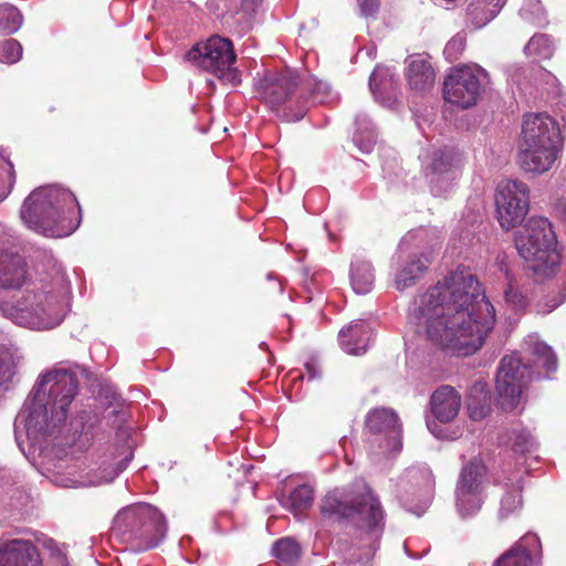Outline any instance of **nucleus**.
<instances>
[{
    "label": "nucleus",
    "mask_w": 566,
    "mask_h": 566,
    "mask_svg": "<svg viewBox=\"0 0 566 566\" xmlns=\"http://www.w3.org/2000/svg\"><path fill=\"white\" fill-rule=\"evenodd\" d=\"M123 458L105 460L102 462L96 472H91V476L96 481V485L114 481L128 465L133 459V451L125 450Z\"/></svg>",
    "instance_id": "32"
},
{
    "label": "nucleus",
    "mask_w": 566,
    "mask_h": 566,
    "mask_svg": "<svg viewBox=\"0 0 566 566\" xmlns=\"http://www.w3.org/2000/svg\"><path fill=\"white\" fill-rule=\"evenodd\" d=\"M262 0H224L227 13L239 23H250Z\"/></svg>",
    "instance_id": "37"
},
{
    "label": "nucleus",
    "mask_w": 566,
    "mask_h": 566,
    "mask_svg": "<svg viewBox=\"0 0 566 566\" xmlns=\"http://www.w3.org/2000/svg\"><path fill=\"white\" fill-rule=\"evenodd\" d=\"M409 318L432 344L463 356L483 346L496 321L494 306L465 270L450 273L418 295Z\"/></svg>",
    "instance_id": "1"
},
{
    "label": "nucleus",
    "mask_w": 566,
    "mask_h": 566,
    "mask_svg": "<svg viewBox=\"0 0 566 566\" xmlns=\"http://www.w3.org/2000/svg\"><path fill=\"white\" fill-rule=\"evenodd\" d=\"M23 22L20 11L11 4L0 6V34L17 32Z\"/></svg>",
    "instance_id": "40"
},
{
    "label": "nucleus",
    "mask_w": 566,
    "mask_h": 566,
    "mask_svg": "<svg viewBox=\"0 0 566 566\" xmlns=\"http://www.w3.org/2000/svg\"><path fill=\"white\" fill-rule=\"evenodd\" d=\"M521 18L536 27H545L548 23L547 14L541 0H526L520 9Z\"/></svg>",
    "instance_id": "41"
},
{
    "label": "nucleus",
    "mask_w": 566,
    "mask_h": 566,
    "mask_svg": "<svg viewBox=\"0 0 566 566\" xmlns=\"http://www.w3.org/2000/svg\"><path fill=\"white\" fill-rule=\"evenodd\" d=\"M522 488L516 484L507 486L500 501L497 517L500 521L516 516L523 509Z\"/></svg>",
    "instance_id": "33"
},
{
    "label": "nucleus",
    "mask_w": 566,
    "mask_h": 566,
    "mask_svg": "<svg viewBox=\"0 0 566 566\" xmlns=\"http://www.w3.org/2000/svg\"><path fill=\"white\" fill-rule=\"evenodd\" d=\"M409 237H410V238H412V237H413V234H412L411 232H409V233H408V235L403 238V240H402V242H401V245H400V247H402L403 244H406V242L408 241V238H409Z\"/></svg>",
    "instance_id": "51"
},
{
    "label": "nucleus",
    "mask_w": 566,
    "mask_h": 566,
    "mask_svg": "<svg viewBox=\"0 0 566 566\" xmlns=\"http://www.w3.org/2000/svg\"><path fill=\"white\" fill-rule=\"evenodd\" d=\"M0 566H43V560L32 541L1 537Z\"/></svg>",
    "instance_id": "18"
},
{
    "label": "nucleus",
    "mask_w": 566,
    "mask_h": 566,
    "mask_svg": "<svg viewBox=\"0 0 566 566\" xmlns=\"http://www.w3.org/2000/svg\"><path fill=\"white\" fill-rule=\"evenodd\" d=\"M367 429L375 434H384L386 452H398L402 447L401 424L398 415L389 408H375L366 417Z\"/></svg>",
    "instance_id": "17"
},
{
    "label": "nucleus",
    "mask_w": 566,
    "mask_h": 566,
    "mask_svg": "<svg viewBox=\"0 0 566 566\" xmlns=\"http://www.w3.org/2000/svg\"><path fill=\"white\" fill-rule=\"evenodd\" d=\"M395 495L400 505L418 516L429 507L434 492V478L429 467L418 464L407 468L395 484Z\"/></svg>",
    "instance_id": "11"
},
{
    "label": "nucleus",
    "mask_w": 566,
    "mask_h": 566,
    "mask_svg": "<svg viewBox=\"0 0 566 566\" xmlns=\"http://www.w3.org/2000/svg\"><path fill=\"white\" fill-rule=\"evenodd\" d=\"M32 390L38 400L43 399L53 410L55 423L65 422L69 407L78 391V381L71 370L52 369L40 375Z\"/></svg>",
    "instance_id": "9"
},
{
    "label": "nucleus",
    "mask_w": 566,
    "mask_h": 566,
    "mask_svg": "<svg viewBox=\"0 0 566 566\" xmlns=\"http://www.w3.org/2000/svg\"><path fill=\"white\" fill-rule=\"evenodd\" d=\"M530 190L526 184L505 180L499 184L495 195L497 219L501 227L510 230L521 224L528 212Z\"/></svg>",
    "instance_id": "16"
},
{
    "label": "nucleus",
    "mask_w": 566,
    "mask_h": 566,
    "mask_svg": "<svg viewBox=\"0 0 566 566\" xmlns=\"http://www.w3.org/2000/svg\"><path fill=\"white\" fill-rule=\"evenodd\" d=\"M565 300H566V294L563 297H560L558 301H556L553 305L548 306L547 308L539 310L538 312H541L542 314H548L554 308L559 306Z\"/></svg>",
    "instance_id": "50"
},
{
    "label": "nucleus",
    "mask_w": 566,
    "mask_h": 566,
    "mask_svg": "<svg viewBox=\"0 0 566 566\" xmlns=\"http://www.w3.org/2000/svg\"><path fill=\"white\" fill-rule=\"evenodd\" d=\"M530 354L532 356V364L539 375L543 369L547 375L556 371L557 357L552 347L541 340L530 339Z\"/></svg>",
    "instance_id": "30"
},
{
    "label": "nucleus",
    "mask_w": 566,
    "mask_h": 566,
    "mask_svg": "<svg viewBox=\"0 0 566 566\" xmlns=\"http://www.w3.org/2000/svg\"><path fill=\"white\" fill-rule=\"evenodd\" d=\"M512 450L515 453L525 454L536 449V440L530 431L524 429H513L509 436Z\"/></svg>",
    "instance_id": "42"
},
{
    "label": "nucleus",
    "mask_w": 566,
    "mask_h": 566,
    "mask_svg": "<svg viewBox=\"0 0 566 566\" xmlns=\"http://www.w3.org/2000/svg\"><path fill=\"white\" fill-rule=\"evenodd\" d=\"M64 422L53 421V410L43 400H38L32 390L14 420L15 440L20 444L21 432L33 442L52 436Z\"/></svg>",
    "instance_id": "12"
},
{
    "label": "nucleus",
    "mask_w": 566,
    "mask_h": 566,
    "mask_svg": "<svg viewBox=\"0 0 566 566\" xmlns=\"http://www.w3.org/2000/svg\"><path fill=\"white\" fill-rule=\"evenodd\" d=\"M524 54L533 60H547L554 54V43L548 34H534L524 46Z\"/></svg>",
    "instance_id": "35"
},
{
    "label": "nucleus",
    "mask_w": 566,
    "mask_h": 566,
    "mask_svg": "<svg viewBox=\"0 0 566 566\" xmlns=\"http://www.w3.org/2000/svg\"><path fill=\"white\" fill-rule=\"evenodd\" d=\"M27 264L17 253L0 249V287L20 289L25 282Z\"/></svg>",
    "instance_id": "23"
},
{
    "label": "nucleus",
    "mask_w": 566,
    "mask_h": 566,
    "mask_svg": "<svg viewBox=\"0 0 566 566\" xmlns=\"http://www.w3.org/2000/svg\"><path fill=\"white\" fill-rule=\"evenodd\" d=\"M314 500L313 489L307 484H302L295 488L289 497L283 502V505L295 514L308 509Z\"/></svg>",
    "instance_id": "39"
},
{
    "label": "nucleus",
    "mask_w": 566,
    "mask_h": 566,
    "mask_svg": "<svg viewBox=\"0 0 566 566\" xmlns=\"http://www.w3.org/2000/svg\"><path fill=\"white\" fill-rule=\"evenodd\" d=\"M192 65L212 73L219 80L233 86L240 84L241 75L234 66L237 55L230 40L212 35L193 45L186 54Z\"/></svg>",
    "instance_id": "8"
},
{
    "label": "nucleus",
    "mask_w": 566,
    "mask_h": 566,
    "mask_svg": "<svg viewBox=\"0 0 566 566\" xmlns=\"http://www.w3.org/2000/svg\"><path fill=\"white\" fill-rule=\"evenodd\" d=\"M504 297L506 303L514 310H522L527 304L526 297L518 289L514 287L512 284H509L507 289L505 290Z\"/></svg>",
    "instance_id": "47"
},
{
    "label": "nucleus",
    "mask_w": 566,
    "mask_h": 566,
    "mask_svg": "<svg viewBox=\"0 0 566 566\" xmlns=\"http://www.w3.org/2000/svg\"><path fill=\"white\" fill-rule=\"evenodd\" d=\"M467 39L462 33H457L448 41L443 54L449 62L459 60L465 49Z\"/></svg>",
    "instance_id": "46"
},
{
    "label": "nucleus",
    "mask_w": 566,
    "mask_h": 566,
    "mask_svg": "<svg viewBox=\"0 0 566 566\" xmlns=\"http://www.w3.org/2000/svg\"><path fill=\"white\" fill-rule=\"evenodd\" d=\"M59 471L53 473L52 481L63 488H87L96 485V481L91 476V472L84 473L81 465L74 463L60 465Z\"/></svg>",
    "instance_id": "28"
},
{
    "label": "nucleus",
    "mask_w": 566,
    "mask_h": 566,
    "mask_svg": "<svg viewBox=\"0 0 566 566\" xmlns=\"http://www.w3.org/2000/svg\"><path fill=\"white\" fill-rule=\"evenodd\" d=\"M467 403L472 420L480 421L484 419L492 408V398L488 385L482 381L475 382L470 389Z\"/></svg>",
    "instance_id": "27"
},
{
    "label": "nucleus",
    "mask_w": 566,
    "mask_h": 566,
    "mask_svg": "<svg viewBox=\"0 0 566 566\" xmlns=\"http://www.w3.org/2000/svg\"><path fill=\"white\" fill-rule=\"evenodd\" d=\"M457 177L458 172L452 156L444 151H436L427 171L432 195L436 197L443 196L451 189Z\"/></svg>",
    "instance_id": "20"
},
{
    "label": "nucleus",
    "mask_w": 566,
    "mask_h": 566,
    "mask_svg": "<svg viewBox=\"0 0 566 566\" xmlns=\"http://www.w3.org/2000/svg\"><path fill=\"white\" fill-rule=\"evenodd\" d=\"M427 426H428L429 430H430L431 432H433V433H434V430H433V428H432V423H431V422H428V423H427Z\"/></svg>",
    "instance_id": "52"
},
{
    "label": "nucleus",
    "mask_w": 566,
    "mask_h": 566,
    "mask_svg": "<svg viewBox=\"0 0 566 566\" xmlns=\"http://www.w3.org/2000/svg\"><path fill=\"white\" fill-rule=\"evenodd\" d=\"M69 310L67 289L25 291L15 304L0 302V312L17 325L36 331L59 326Z\"/></svg>",
    "instance_id": "5"
},
{
    "label": "nucleus",
    "mask_w": 566,
    "mask_h": 566,
    "mask_svg": "<svg viewBox=\"0 0 566 566\" xmlns=\"http://www.w3.org/2000/svg\"><path fill=\"white\" fill-rule=\"evenodd\" d=\"M22 56V45L14 39L0 42V62L13 64Z\"/></svg>",
    "instance_id": "45"
},
{
    "label": "nucleus",
    "mask_w": 566,
    "mask_h": 566,
    "mask_svg": "<svg viewBox=\"0 0 566 566\" xmlns=\"http://www.w3.org/2000/svg\"><path fill=\"white\" fill-rule=\"evenodd\" d=\"M254 86L261 97L272 107L285 106L284 116L292 120L290 115L295 111L296 90L298 91V75L292 70L281 72L266 71L254 78Z\"/></svg>",
    "instance_id": "14"
},
{
    "label": "nucleus",
    "mask_w": 566,
    "mask_h": 566,
    "mask_svg": "<svg viewBox=\"0 0 566 566\" xmlns=\"http://www.w3.org/2000/svg\"><path fill=\"white\" fill-rule=\"evenodd\" d=\"M167 534L164 514L155 506L139 502L123 507L115 515L112 536L134 552L158 546Z\"/></svg>",
    "instance_id": "6"
},
{
    "label": "nucleus",
    "mask_w": 566,
    "mask_h": 566,
    "mask_svg": "<svg viewBox=\"0 0 566 566\" xmlns=\"http://www.w3.org/2000/svg\"><path fill=\"white\" fill-rule=\"evenodd\" d=\"M406 76L409 86L418 92H426L434 84L436 74L431 64L421 55H412L407 61Z\"/></svg>",
    "instance_id": "26"
},
{
    "label": "nucleus",
    "mask_w": 566,
    "mask_h": 566,
    "mask_svg": "<svg viewBox=\"0 0 566 566\" xmlns=\"http://www.w3.org/2000/svg\"><path fill=\"white\" fill-rule=\"evenodd\" d=\"M20 217L29 229L51 238L72 234L82 219L75 195L56 185L33 190L24 199Z\"/></svg>",
    "instance_id": "3"
},
{
    "label": "nucleus",
    "mask_w": 566,
    "mask_h": 566,
    "mask_svg": "<svg viewBox=\"0 0 566 566\" xmlns=\"http://www.w3.org/2000/svg\"><path fill=\"white\" fill-rule=\"evenodd\" d=\"M20 358L17 347L0 345V386L12 380Z\"/></svg>",
    "instance_id": "36"
},
{
    "label": "nucleus",
    "mask_w": 566,
    "mask_h": 566,
    "mask_svg": "<svg viewBox=\"0 0 566 566\" xmlns=\"http://www.w3.org/2000/svg\"><path fill=\"white\" fill-rule=\"evenodd\" d=\"M460 407L461 396L451 386H441L431 395L430 409L440 422L452 421L458 416Z\"/></svg>",
    "instance_id": "22"
},
{
    "label": "nucleus",
    "mask_w": 566,
    "mask_h": 566,
    "mask_svg": "<svg viewBox=\"0 0 566 566\" xmlns=\"http://www.w3.org/2000/svg\"><path fill=\"white\" fill-rule=\"evenodd\" d=\"M357 126L353 136L355 145L363 153H370L376 144L377 134L373 127L371 122L365 114H358L355 119Z\"/></svg>",
    "instance_id": "34"
},
{
    "label": "nucleus",
    "mask_w": 566,
    "mask_h": 566,
    "mask_svg": "<svg viewBox=\"0 0 566 566\" xmlns=\"http://www.w3.org/2000/svg\"><path fill=\"white\" fill-rule=\"evenodd\" d=\"M564 138L558 123L545 113L527 114L522 125L518 163L533 174L548 171L558 158Z\"/></svg>",
    "instance_id": "4"
},
{
    "label": "nucleus",
    "mask_w": 566,
    "mask_h": 566,
    "mask_svg": "<svg viewBox=\"0 0 566 566\" xmlns=\"http://www.w3.org/2000/svg\"><path fill=\"white\" fill-rule=\"evenodd\" d=\"M321 513L328 518H356L357 522L355 536L345 549L344 562L334 566H370L384 533L385 512L368 484L356 480L348 489L327 493L322 500Z\"/></svg>",
    "instance_id": "2"
},
{
    "label": "nucleus",
    "mask_w": 566,
    "mask_h": 566,
    "mask_svg": "<svg viewBox=\"0 0 566 566\" xmlns=\"http://www.w3.org/2000/svg\"><path fill=\"white\" fill-rule=\"evenodd\" d=\"M534 370L523 364L517 356L501 359L495 377L499 403L505 410H513L521 400L523 389L532 380Z\"/></svg>",
    "instance_id": "13"
},
{
    "label": "nucleus",
    "mask_w": 566,
    "mask_h": 566,
    "mask_svg": "<svg viewBox=\"0 0 566 566\" xmlns=\"http://www.w3.org/2000/svg\"><path fill=\"white\" fill-rule=\"evenodd\" d=\"M488 72L476 64H460L449 70L443 82V98L447 103L470 108L474 106L486 83Z\"/></svg>",
    "instance_id": "10"
},
{
    "label": "nucleus",
    "mask_w": 566,
    "mask_h": 566,
    "mask_svg": "<svg viewBox=\"0 0 566 566\" xmlns=\"http://www.w3.org/2000/svg\"><path fill=\"white\" fill-rule=\"evenodd\" d=\"M371 331L364 321H353L338 334L340 347L350 355H361L367 350Z\"/></svg>",
    "instance_id": "24"
},
{
    "label": "nucleus",
    "mask_w": 566,
    "mask_h": 566,
    "mask_svg": "<svg viewBox=\"0 0 566 566\" xmlns=\"http://www.w3.org/2000/svg\"><path fill=\"white\" fill-rule=\"evenodd\" d=\"M272 554L281 564L293 566L300 559L301 548L295 541L284 537L274 543Z\"/></svg>",
    "instance_id": "38"
},
{
    "label": "nucleus",
    "mask_w": 566,
    "mask_h": 566,
    "mask_svg": "<svg viewBox=\"0 0 566 566\" xmlns=\"http://www.w3.org/2000/svg\"><path fill=\"white\" fill-rule=\"evenodd\" d=\"M515 245L527 268L538 279L554 274L559 264L557 240L552 223L544 217H532L515 234Z\"/></svg>",
    "instance_id": "7"
},
{
    "label": "nucleus",
    "mask_w": 566,
    "mask_h": 566,
    "mask_svg": "<svg viewBox=\"0 0 566 566\" xmlns=\"http://www.w3.org/2000/svg\"><path fill=\"white\" fill-rule=\"evenodd\" d=\"M506 0H471L468 4V15L476 28H481L494 19Z\"/></svg>",
    "instance_id": "29"
},
{
    "label": "nucleus",
    "mask_w": 566,
    "mask_h": 566,
    "mask_svg": "<svg viewBox=\"0 0 566 566\" xmlns=\"http://www.w3.org/2000/svg\"><path fill=\"white\" fill-rule=\"evenodd\" d=\"M305 369H306L307 377L310 380L316 378L319 375V373L316 370L315 366L311 363H307L305 365Z\"/></svg>",
    "instance_id": "49"
},
{
    "label": "nucleus",
    "mask_w": 566,
    "mask_h": 566,
    "mask_svg": "<svg viewBox=\"0 0 566 566\" xmlns=\"http://www.w3.org/2000/svg\"><path fill=\"white\" fill-rule=\"evenodd\" d=\"M392 86V75L389 69L377 66L369 77V87L375 96L388 91Z\"/></svg>",
    "instance_id": "44"
},
{
    "label": "nucleus",
    "mask_w": 566,
    "mask_h": 566,
    "mask_svg": "<svg viewBox=\"0 0 566 566\" xmlns=\"http://www.w3.org/2000/svg\"><path fill=\"white\" fill-rule=\"evenodd\" d=\"M430 262V256L424 253H412L408 255V258L401 262L396 273V289L403 291L416 284V282L424 275Z\"/></svg>",
    "instance_id": "25"
},
{
    "label": "nucleus",
    "mask_w": 566,
    "mask_h": 566,
    "mask_svg": "<svg viewBox=\"0 0 566 566\" xmlns=\"http://www.w3.org/2000/svg\"><path fill=\"white\" fill-rule=\"evenodd\" d=\"M360 14L364 17L374 15L379 9V0H357Z\"/></svg>",
    "instance_id": "48"
},
{
    "label": "nucleus",
    "mask_w": 566,
    "mask_h": 566,
    "mask_svg": "<svg viewBox=\"0 0 566 566\" xmlns=\"http://www.w3.org/2000/svg\"><path fill=\"white\" fill-rule=\"evenodd\" d=\"M15 182L13 164L0 155V202L11 192Z\"/></svg>",
    "instance_id": "43"
},
{
    "label": "nucleus",
    "mask_w": 566,
    "mask_h": 566,
    "mask_svg": "<svg viewBox=\"0 0 566 566\" xmlns=\"http://www.w3.org/2000/svg\"><path fill=\"white\" fill-rule=\"evenodd\" d=\"M375 274L371 264L365 260H355L350 266V283L357 294H367L371 291Z\"/></svg>",
    "instance_id": "31"
},
{
    "label": "nucleus",
    "mask_w": 566,
    "mask_h": 566,
    "mask_svg": "<svg viewBox=\"0 0 566 566\" xmlns=\"http://www.w3.org/2000/svg\"><path fill=\"white\" fill-rule=\"evenodd\" d=\"M333 98V92L327 83L314 77L306 78L298 88L295 111L291 113L290 118L293 122L300 120L305 116L312 105L327 104L331 103Z\"/></svg>",
    "instance_id": "19"
},
{
    "label": "nucleus",
    "mask_w": 566,
    "mask_h": 566,
    "mask_svg": "<svg viewBox=\"0 0 566 566\" xmlns=\"http://www.w3.org/2000/svg\"><path fill=\"white\" fill-rule=\"evenodd\" d=\"M541 554V542L535 534H526L507 552L502 554L493 566H535Z\"/></svg>",
    "instance_id": "21"
},
{
    "label": "nucleus",
    "mask_w": 566,
    "mask_h": 566,
    "mask_svg": "<svg viewBox=\"0 0 566 566\" xmlns=\"http://www.w3.org/2000/svg\"><path fill=\"white\" fill-rule=\"evenodd\" d=\"M486 467L476 458L463 465L457 488L455 503L461 516L475 514L485 499Z\"/></svg>",
    "instance_id": "15"
}]
</instances>
